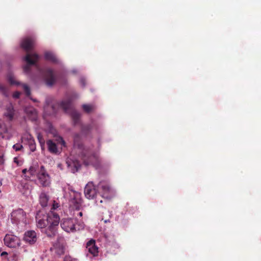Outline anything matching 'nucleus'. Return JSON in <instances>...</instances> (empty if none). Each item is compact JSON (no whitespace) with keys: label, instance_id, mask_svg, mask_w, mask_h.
I'll list each match as a JSON object with an SVG mask.
<instances>
[{"label":"nucleus","instance_id":"obj_36","mask_svg":"<svg viewBox=\"0 0 261 261\" xmlns=\"http://www.w3.org/2000/svg\"><path fill=\"white\" fill-rule=\"evenodd\" d=\"M38 139L39 140V141L40 143L42 145V144L44 143V140L40 136V135H38Z\"/></svg>","mask_w":261,"mask_h":261},{"label":"nucleus","instance_id":"obj_19","mask_svg":"<svg viewBox=\"0 0 261 261\" xmlns=\"http://www.w3.org/2000/svg\"><path fill=\"white\" fill-rule=\"evenodd\" d=\"M46 144L49 152L53 153H57L58 150L56 144L52 140H49L47 141Z\"/></svg>","mask_w":261,"mask_h":261},{"label":"nucleus","instance_id":"obj_16","mask_svg":"<svg viewBox=\"0 0 261 261\" xmlns=\"http://www.w3.org/2000/svg\"><path fill=\"white\" fill-rule=\"evenodd\" d=\"M24 111L28 119L32 121H36L37 119V112L33 107L31 106L25 107Z\"/></svg>","mask_w":261,"mask_h":261},{"label":"nucleus","instance_id":"obj_18","mask_svg":"<svg viewBox=\"0 0 261 261\" xmlns=\"http://www.w3.org/2000/svg\"><path fill=\"white\" fill-rule=\"evenodd\" d=\"M4 115L7 119L10 121L13 120L15 118V111L11 103L7 106Z\"/></svg>","mask_w":261,"mask_h":261},{"label":"nucleus","instance_id":"obj_40","mask_svg":"<svg viewBox=\"0 0 261 261\" xmlns=\"http://www.w3.org/2000/svg\"><path fill=\"white\" fill-rule=\"evenodd\" d=\"M76 72H77V71H76V69H73V70H71V72L72 73H76Z\"/></svg>","mask_w":261,"mask_h":261},{"label":"nucleus","instance_id":"obj_12","mask_svg":"<svg viewBox=\"0 0 261 261\" xmlns=\"http://www.w3.org/2000/svg\"><path fill=\"white\" fill-rule=\"evenodd\" d=\"M4 241L5 244L10 248H16L19 247L20 245L19 238L12 234H6Z\"/></svg>","mask_w":261,"mask_h":261},{"label":"nucleus","instance_id":"obj_35","mask_svg":"<svg viewBox=\"0 0 261 261\" xmlns=\"http://www.w3.org/2000/svg\"><path fill=\"white\" fill-rule=\"evenodd\" d=\"M59 206V204L58 203L56 202V201H54V203L53 204V205H52V208H51V210H56L57 208H58Z\"/></svg>","mask_w":261,"mask_h":261},{"label":"nucleus","instance_id":"obj_22","mask_svg":"<svg viewBox=\"0 0 261 261\" xmlns=\"http://www.w3.org/2000/svg\"><path fill=\"white\" fill-rule=\"evenodd\" d=\"M0 92L5 97H8L9 95L8 88L0 83Z\"/></svg>","mask_w":261,"mask_h":261},{"label":"nucleus","instance_id":"obj_21","mask_svg":"<svg viewBox=\"0 0 261 261\" xmlns=\"http://www.w3.org/2000/svg\"><path fill=\"white\" fill-rule=\"evenodd\" d=\"M54 249L55 252L59 255H62L64 252V247L59 244H57L54 246Z\"/></svg>","mask_w":261,"mask_h":261},{"label":"nucleus","instance_id":"obj_46","mask_svg":"<svg viewBox=\"0 0 261 261\" xmlns=\"http://www.w3.org/2000/svg\"><path fill=\"white\" fill-rule=\"evenodd\" d=\"M4 133H8H8H8V130L7 129H6L4 130Z\"/></svg>","mask_w":261,"mask_h":261},{"label":"nucleus","instance_id":"obj_9","mask_svg":"<svg viewBox=\"0 0 261 261\" xmlns=\"http://www.w3.org/2000/svg\"><path fill=\"white\" fill-rule=\"evenodd\" d=\"M7 80L11 85H15L17 86L21 85L26 95L28 96H30L31 90L29 86L25 84H21L20 82L17 81L13 72L11 71H9L8 72L7 74Z\"/></svg>","mask_w":261,"mask_h":261},{"label":"nucleus","instance_id":"obj_37","mask_svg":"<svg viewBox=\"0 0 261 261\" xmlns=\"http://www.w3.org/2000/svg\"><path fill=\"white\" fill-rule=\"evenodd\" d=\"M98 202L99 203H102V200H100L99 201H98V200H96V201H95V203H96L97 205H98Z\"/></svg>","mask_w":261,"mask_h":261},{"label":"nucleus","instance_id":"obj_15","mask_svg":"<svg viewBox=\"0 0 261 261\" xmlns=\"http://www.w3.org/2000/svg\"><path fill=\"white\" fill-rule=\"evenodd\" d=\"M35 42V38L34 37H25L21 40L20 45L24 50L29 51L33 48Z\"/></svg>","mask_w":261,"mask_h":261},{"label":"nucleus","instance_id":"obj_2","mask_svg":"<svg viewBox=\"0 0 261 261\" xmlns=\"http://www.w3.org/2000/svg\"><path fill=\"white\" fill-rule=\"evenodd\" d=\"M39 59L40 56L35 53H28L23 57L27 63L23 67V71L32 81L36 82L37 77H42L47 86L52 87L60 81L61 76L50 67H41L37 63Z\"/></svg>","mask_w":261,"mask_h":261},{"label":"nucleus","instance_id":"obj_11","mask_svg":"<svg viewBox=\"0 0 261 261\" xmlns=\"http://www.w3.org/2000/svg\"><path fill=\"white\" fill-rule=\"evenodd\" d=\"M37 177L39 182L43 187H47L49 185L50 183V177L46 172L43 166L40 167V170L37 174Z\"/></svg>","mask_w":261,"mask_h":261},{"label":"nucleus","instance_id":"obj_1","mask_svg":"<svg viewBox=\"0 0 261 261\" xmlns=\"http://www.w3.org/2000/svg\"><path fill=\"white\" fill-rule=\"evenodd\" d=\"M102 123L92 120L89 123L81 125V133L73 136V145L70 155L66 159L68 170L72 173L77 172L82 165L93 166L96 169L101 167L102 160L100 156L101 139L98 138L97 144H84V138L93 134L100 135L104 132Z\"/></svg>","mask_w":261,"mask_h":261},{"label":"nucleus","instance_id":"obj_32","mask_svg":"<svg viewBox=\"0 0 261 261\" xmlns=\"http://www.w3.org/2000/svg\"><path fill=\"white\" fill-rule=\"evenodd\" d=\"M1 256L4 259H8V253L6 251H3L1 254H0Z\"/></svg>","mask_w":261,"mask_h":261},{"label":"nucleus","instance_id":"obj_20","mask_svg":"<svg viewBox=\"0 0 261 261\" xmlns=\"http://www.w3.org/2000/svg\"><path fill=\"white\" fill-rule=\"evenodd\" d=\"M48 197L45 193H41L39 196L40 203L42 207L47 206Z\"/></svg>","mask_w":261,"mask_h":261},{"label":"nucleus","instance_id":"obj_4","mask_svg":"<svg viewBox=\"0 0 261 261\" xmlns=\"http://www.w3.org/2000/svg\"><path fill=\"white\" fill-rule=\"evenodd\" d=\"M36 222L37 227L40 229L42 232L45 233L47 237L52 238L57 234L60 217L52 211L46 215L39 211L36 214Z\"/></svg>","mask_w":261,"mask_h":261},{"label":"nucleus","instance_id":"obj_30","mask_svg":"<svg viewBox=\"0 0 261 261\" xmlns=\"http://www.w3.org/2000/svg\"><path fill=\"white\" fill-rule=\"evenodd\" d=\"M21 186L23 187L24 189H26V191L22 192L23 194H27L28 193H30V190L29 189V185L27 184H24V185L21 184Z\"/></svg>","mask_w":261,"mask_h":261},{"label":"nucleus","instance_id":"obj_33","mask_svg":"<svg viewBox=\"0 0 261 261\" xmlns=\"http://www.w3.org/2000/svg\"><path fill=\"white\" fill-rule=\"evenodd\" d=\"M64 261H77V260L71 258L70 256H66L64 257Z\"/></svg>","mask_w":261,"mask_h":261},{"label":"nucleus","instance_id":"obj_41","mask_svg":"<svg viewBox=\"0 0 261 261\" xmlns=\"http://www.w3.org/2000/svg\"><path fill=\"white\" fill-rule=\"evenodd\" d=\"M104 222H105V223H108V222H110V220H109V219L105 220H104Z\"/></svg>","mask_w":261,"mask_h":261},{"label":"nucleus","instance_id":"obj_8","mask_svg":"<svg viewBox=\"0 0 261 261\" xmlns=\"http://www.w3.org/2000/svg\"><path fill=\"white\" fill-rule=\"evenodd\" d=\"M69 204L71 208L80 211L83 208V200L80 192L71 190L70 193Z\"/></svg>","mask_w":261,"mask_h":261},{"label":"nucleus","instance_id":"obj_43","mask_svg":"<svg viewBox=\"0 0 261 261\" xmlns=\"http://www.w3.org/2000/svg\"><path fill=\"white\" fill-rule=\"evenodd\" d=\"M14 162L18 164V162L16 158H14Z\"/></svg>","mask_w":261,"mask_h":261},{"label":"nucleus","instance_id":"obj_42","mask_svg":"<svg viewBox=\"0 0 261 261\" xmlns=\"http://www.w3.org/2000/svg\"><path fill=\"white\" fill-rule=\"evenodd\" d=\"M31 99L34 102H37L38 101L36 99H34V98H31Z\"/></svg>","mask_w":261,"mask_h":261},{"label":"nucleus","instance_id":"obj_31","mask_svg":"<svg viewBox=\"0 0 261 261\" xmlns=\"http://www.w3.org/2000/svg\"><path fill=\"white\" fill-rule=\"evenodd\" d=\"M73 215L75 217L80 216V217H81L83 216V213H82V212H81L80 211L74 210V212L73 213Z\"/></svg>","mask_w":261,"mask_h":261},{"label":"nucleus","instance_id":"obj_44","mask_svg":"<svg viewBox=\"0 0 261 261\" xmlns=\"http://www.w3.org/2000/svg\"><path fill=\"white\" fill-rule=\"evenodd\" d=\"M62 143L63 145L64 146L65 144V142L63 139H62Z\"/></svg>","mask_w":261,"mask_h":261},{"label":"nucleus","instance_id":"obj_28","mask_svg":"<svg viewBox=\"0 0 261 261\" xmlns=\"http://www.w3.org/2000/svg\"><path fill=\"white\" fill-rule=\"evenodd\" d=\"M22 172L23 173V175H24V177L27 180L30 179V176L28 175V169H23L22 170Z\"/></svg>","mask_w":261,"mask_h":261},{"label":"nucleus","instance_id":"obj_3","mask_svg":"<svg viewBox=\"0 0 261 261\" xmlns=\"http://www.w3.org/2000/svg\"><path fill=\"white\" fill-rule=\"evenodd\" d=\"M79 97V94L75 92L70 94L66 93L64 99L57 103V106L53 104V98L52 97H46L44 106L43 118L46 119V117L47 116L55 115L58 112V108H57V106H58V108L62 109L65 113L70 116L74 126L81 124L82 114L72 108L71 105L72 102Z\"/></svg>","mask_w":261,"mask_h":261},{"label":"nucleus","instance_id":"obj_5","mask_svg":"<svg viewBox=\"0 0 261 261\" xmlns=\"http://www.w3.org/2000/svg\"><path fill=\"white\" fill-rule=\"evenodd\" d=\"M60 225L61 228L66 232H74L83 229L85 224L82 220L75 218H63L61 220Z\"/></svg>","mask_w":261,"mask_h":261},{"label":"nucleus","instance_id":"obj_13","mask_svg":"<svg viewBox=\"0 0 261 261\" xmlns=\"http://www.w3.org/2000/svg\"><path fill=\"white\" fill-rule=\"evenodd\" d=\"M97 186L95 187L93 181H89L85 187V197L89 199L95 198L97 194Z\"/></svg>","mask_w":261,"mask_h":261},{"label":"nucleus","instance_id":"obj_38","mask_svg":"<svg viewBox=\"0 0 261 261\" xmlns=\"http://www.w3.org/2000/svg\"><path fill=\"white\" fill-rule=\"evenodd\" d=\"M3 162H4L3 156H0V162L1 163H3Z\"/></svg>","mask_w":261,"mask_h":261},{"label":"nucleus","instance_id":"obj_26","mask_svg":"<svg viewBox=\"0 0 261 261\" xmlns=\"http://www.w3.org/2000/svg\"><path fill=\"white\" fill-rule=\"evenodd\" d=\"M28 175L30 176V178L35 176L36 173V170L35 167L31 166L29 170H28Z\"/></svg>","mask_w":261,"mask_h":261},{"label":"nucleus","instance_id":"obj_14","mask_svg":"<svg viewBox=\"0 0 261 261\" xmlns=\"http://www.w3.org/2000/svg\"><path fill=\"white\" fill-rule=\"evenodd\" d=\"M86 251H88L87 256L90 257L97 256L98 254V248L95 245V241L91 239L86 244Z\"/></svg>","mask_w":261,"mask_h":261},{"label":"nucleus","instance_id":"obj_17","mask_svg":"<svg viewBox=\"0 0 261 261\" xmlns=\"http://www.w3.org/2000/svg\"><path fill=\"white\" fill-rule=\"evenodd\" d=\"M24 240L30 244H34L37 240L36 232L34 230H29L25 232Z\"/></svg>","mask_w":261,"mask_h":261},{"label":"nucleus","instance_id":"obj_39","mask_svg":"<svg viewBox=\"0 0 261 261\" xmlns=\"http://www.w3.org/2000/svg\"><path fill=\"white\" fill-rule=\"evenodd\" d=\"M20 252H22V251L25 252L26 251V250L25 249V248H24L23 247L20 248Z\"/></svg>","mask_w":261,"mask_h":261},{"label":"nucleus","instance_id":"obj_27","mask_svg":"<svg viewBox=\"0 0 261 261\" xmlns=\"http://www.w3.org/2000/svg\"><path fill=\"white\" fill-rule=\"evenodd\" d=\"M23 148V146L19 143L13 145V148L16 151L20 150Z\"/></svg>","mask_w":261,"mask_h":261},{"label":"nucleus","instance_id":"obj_23","mask_svg":"<svg viewBox=\"0 0 261 261\" xmlns=\"http://www.w3.org/2000/svg\"><path fill=\"white\" fill-rule=\"evenodd\" d=\"M34 139L33 137L28 133L26 132L24 133L21 137V140L23 143L26 144L28 142L33 140Z\"/></svg>","mask_w":261,"mask_h":261},{"label":"nucleus","instance_id":"obj_34","mask_svg":"<svg viewBox=\"0 0 261 261\" xmlns=\"http://www.w3.org/2000/svg\"><path fill=\"white\" fill-rule=\"evenodd\" d=\"M20 92L18 91H15L13 94V97L15 99L18 98L20 96Z\"/></svg>","mask_w":261,"mask_h":261},{"label":"nucleus","instance_id":"obj_7","mask_svg":"<svg viewBox=\"0 0 261 261\" xmlns=\"http://www.w3.org/2000/svg\"><path fill=\"white\" fill-rule=\"evenodd\" d=\"M12 224L21 228L25 226L27 224L26 213L21 208L13 211L10 217Z\"/></svg>","mask_w":261,"mask_h":261},{"label":"nucleus","instance_id":"obj_24","mask_svg":"<svg viewBox=\"0 0 261 261\" xmlns=\"http://www.w3.org/2000/svg\"><path fill=\"white\" fill-rule=\"evenodd\" d=\"M82 107L83 110L87 113L92 112L95 108L94 106L91 104H84Z\"/></svg>","mask_w":261,"mask_h":261},{"label":"nucleus","instance_id":"obj_6","mask_svg":"<svg viewBox=\"0 0 261 261\" xmlns=\"http://www.w3.org/2000/svg\"><path fill=\"white\" fill-rule=\"evenodd\" d=\"M97 190L102 197L108 199L114 197L116 193L115 189L107 180L100 181L97 185Z\"/></svg>","mask_w":261,"mask_h":261},{"label":"nucleus","instance_id":"obj_25","mask_svg":"<svg viewBox=\"0 0 261 261\" xmlns=\"http://www.w3.org/2000/svg\"><path fill=\"white\" fill-rule=\"evenodd\" d=\"M29 145V148L32 152H34L36 150V143L34 139L31 140L26 143Z\"/></svg>","mask_w":261,"mask_h":261},{"label":"nucleus","instance_id":"obj_45","mask_svg":"<svg viewBox=\"0 0 261 261\" xmlns=\"http://www.w3.org/2000/svg\"><path fill=\"white\" fill-rule=\"evenodd\" d=\"M53 126L51 124H49V128H50V130H51V129L53 128Z\"/></svg>","mask_w":261,"mask_h":261},{"label":"nucleus","instance_id":"obj_10","mask_svg":"<svg viewBox=\"0 0 261 261\" xmlns=\"http://www.w3.org/2000/svg\"><path fill=\"white\" fill-rule=\"evenodd\" d=\"M44 58L46 61L58 65L61 69H64L63 62L58 58L54 51L51 50L45 51L44 53Z\"/></svg>","mask_w":261,"mask_h":261},{"label":"nucleus","instance_id":"obj_29","mask_svg":"<svg viewBox=\"0 0 261 261\" xmlns=\"http://www.w3.org/2000/svg\"><path fill=\"white\" fill-rule=\"evenodd\" d=\"M80 83L81 86L83 88H84L86 86V79L84 76H81L80 77Z\"/></svg>","mask_w":261,"mask_h":261}]
</instances>
